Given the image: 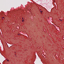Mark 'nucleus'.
I'll list each match as a JSON object with an SVG mask.
<instances>
[{"mask_svg":"<svg viewBox=\"0 0 64 64\" xmlns=\"http://www.w3.org/2000/svg\"><path fill=\"white\" fill-rule=\"evenodd\" d=\"M22 20V22H24V20Z\"/></svg>","mask_w":64,"mask_h":64,"instance_id":"f257e3e1","label":"nucleus"},{"mask_svg":"<svg viewBox=\"0 0 64 64\" xmlns=\"http://www.w3.org/2000/svg\"><path fill=\"white\" fill-rule=\"evenodd\" d=\"M40 11L41 12V13H42V12H42V11Z\"/></svg>","mask_w":64,"mask_h":64,"instance_id":"f03ea898","label":"nucleus"},{"mask_svg":"<svg viewBox=\"0 0 64 64\" xmlns=\"http://www.w3.org/2000/svg\"><path fill=\"white\" fill-rule=\"evenodd\" d=\"M22 19H23V20H24V19H23V18H22Z\"/></svg>","mask_w":64,"mask_h":64,"instance_id":"7ed1b4c3","label":"nucleus"},{"mask_svg":"<svg viewBox=\"0 0 64 64\" xmlns=\"http://www.w3.org/2000/svg\"><path fill=\"white\" fill-rule=\"evenodd\" d=\"M7 61H9V60H7Z\"/></svg>","mask_w":64,"mask_h":64,"instance_id":"20e7f679","label":"nucleus"},{"mask_svg":"<svg viewBox=\"0 0 64 64\" xmlns=\"http://www.w3.org/2000/svg\"><path fill=\"white\" fill-rule=\"evenodd\" d=\"M2 18H4V17H3Z\"/></svg>","mask_w":64,"mask_h":64,"instance_id":"39448f33","label":"nucleus"},{"mask_svg":"<svg viewBox=\"0 0 64 64\" xmlns=\"http://www.w3.org/2000/svg\"><path fill=\"white\" fill-rule=\"evenodd\" d=\"M2 19L3 20L4 19L3 18H2Z\"/></svg>","mask_w":64,"mask_h":64,"instance_id":"423d86ee","label":"nucleus"},{"mask_svg":"<svg viewBox=\"0 0 64 64\" xmlns=\"http://www.w3.org/2000/svg\"><path fill=\"white\" fill-rule=\"evenodd\" d=\"M15 56H16V54H15Z\"/></svg>","mask_w":64,"mask_h":64,"instance_id":"0eeeda50","label":"nucleus"},{"mask_svg":"<svg viewBox=\"0 0 64 64\" xmlns=\"http://www.w3.org/2000/svg\"><path fill=\"white\" fill-rule=\"evenodd\" d=\"M60 21H62V20H60Z\"/></svg>","mask_w":64,"mask_h":64,"instance_id":"6e6552de","label":"nucleus"}]
</instances>
